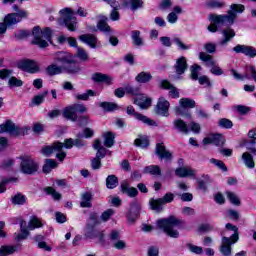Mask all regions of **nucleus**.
Segmentation results:
<instances>
[{
    "instance_id": "obj_1",
    "label": "nucleus",
    "mask_w": 256,
    "mask_h": 256,
    "mask_svg": "<svg viewBox=\"0 0 256 256\" xmlns=\"http://www.w3.org/2000/svg\"><path fill=\"white\" fill-rule=\"evenodd\" d=\"M29 35H33V45H38L40 49H45V47H49V43H51L53 31H51V28L49 27L41 30L39 26H36L32 29V32L27 30H19L18 32H15V37H17V39H25L26 37H29Z\"/></svg>"
},
{
    "instance_id": "obj_2",
    "label": "nucleus",
    "mask_w": 256,
    "mask_h": 256,
    "mask_svg": "<svg viewBox=\"0 0 256 256\" xmlns=\"http://www.w3.org/2000/svg\"><path fill=\"white\" fill-rule=\"evenodd\" d=\"M245 11L243 4H232L230 5L227 14H209L208 20L214 23H226V25H234L238 15H241Z\"/></svg>"
},
{
    "instance_id": "obj_3",
    "label": "nucleus",
    "mask_w": 256,
    "mask_h": 256,
    "mask_svg": "<svg viewBox=\"0 0 256 256\" xmlns=\"http://www.w3.org/2000/svg\"><path fill=\"white\" fill-rule=\"evenodd\" d=\"M73 146L74 140L73 138H69L65 139L64 143L54 142L52 145L44 146L41 150V153L45 157H49L50 155H53V153H57L56 159L59 161H64L65 157H67V152L63 151V147H65V149H73Z\"/></svg>"
},
{
    "instance_id": "obj_4",
    "label": "nucleus",
    "mask_w": 256,
    "mask_h": 256,
    "mask_svg": "<svg viewBox=\"0 0 256 256\" xmlns=\"http://www.w3.org/2000/svg\"><path fill=\"white\" fill-rule=\"evenodd\" d=\"M54 61L56 63H61L63 73L75 75V73H79V71H81L79 64L75 61V57L70 53L58 52L55 54Z\"/></svg>"
},
{
    "instance_id": "obj_5",
    "label": "nucleus",
    "mask_w": 256,
    "mask_h": 256,
    "mask_svg": "<svg viewBox=\"0 0 256 256\" xmlns=\"http://www.w3.org/2000/svg\"><path fill=\"white\" fill-rule=\"evenodd\" d=\"M182 224L183 221L177 219L175 216L160 219L156 222L158 229L165 232L172 239H179V230L175 229V227H179Z\"/></svg>"
},
{
    "instance_id": "obj_6",
    "label": "nucleus",
    "mask_w": 256,
    "mask_h": 256,
    "mask_svg": "<svg viewBox=\"0 0 256 256\" xmlns=\"http://www.w3.org/2000/svg\"><path fill=\"white\" fill-rule=\"evenodd\" d=\"M60 18L58 19L61 25H65L68 31H77V18L71 8H63L59 11Z\"/></svg>"
},
{
    "instance_id": "obj_7",
    "label": "nucleus",
    "mask_w": 256,
    "mask_h": 256,
    "mask_svg": "<svg viewBox=\"0 0 256 256\" xmlns=\"http://www.w3.org/2000/svg\"><path fill=\"white\" fill-rule=\"evenodd\" d=\"M20 172L24 175H35L39 171V162H37L33 157L26 155L20 156Z\"/></svg>"
},
{
    "instance_id": "obj_8",
    "label": "nucleus",
    "mask_w": 256,
    "mask_h": 256,
    "mask_svg": "<svg viewBox=\"0 0 256 256\" xmlns=\"http://www.w3.org/2000/svg\"><path fill=\"white\" fill-rule=\"evenodd\" d=\"M25 17H27V12H25V11L8 14L4 18V22L0 23V35H5V33H7L8 27L17 25V23H20V21Z\"/></svg>"
},
{
    "instance_id": "obj_9",
    "label": "nucleus",
    "mask_w": 256,
    "mask_h": 256,
    "mask_svg": "<svg viewBox=\"0 0 256 256\" xmlns=\"http://www.w3.org/2000/svg\"><path fill=\"white\" fill-rule=\"evenodd\" d=\"M175 199V195L171 192L166 193L163 198H151L149 200V205L152 211H156V213H161L163 211V205H167V203H172Z\"/></svg>"
},
{
    "instance_id": "obj_10",
    "label": "nucleus",
    "mask_w": 256,
    "mask_h": 256,
    "mask_svg": "<svg viewBox=\"0 0 256 256\" xmlns=\"http://www.w3.org/2000/svg\"><path fill=\"white\" fill-rule=\"evenodd\" d=\"M0 133H9V135H12L13 137H19V135H25V129L16 125L13 121L7 120L0 125Z\"/></svg>"
},
{
    "instance_id": "obj_11",
    "label": "nucleus",
    "mask_w": 256,
    "mask_h": 256,
    "mask_svg": "<svg viewBox=\"0 0 256 256\" xmlns=\"http://www.w3.org/2000/svg\"><path fill=\"white\" fill-rule=\"evenodd\" d=\"M180 106L175 108L176 115H182L183 117H188L190 119L191 113L185 112V109H193L195 108V100L191 98H182L179 100Z\"/></svg>"
},
{
    "instance_id": "obj_12",
    "label": "nucleus",
    "mask_w": 256,
    "mask_h": 256,
    "mask_svg": "<svg viewBox=\"0 0 256 256\" xmlns=\"http://www.w3.org/2000/svg\"><path fill=\"white\" fill-rule=\"evenodd\" d=\"M126 113L131 117H135L137 121H141V123H144V125H148L149 127H157V122H155V120L150 119L141 113H137L133 106H128L126 108Z\"/></svg>"
},
{
    "instance_id": "obj_13",
    "label": "nucleus",
    "mask_w": 256,
    "mask_h": 256,
    "mask_svg": "<svg viewBox=\"0 0 256 256\" xmlns=\"http://www.w3.org/2000/svg\"><path fill=\"white\" fill-rule=\"evenodd\" d=\"M18 69L21 71H26V73H39L41 68L39 67V62L35 60H24L18 63Z\"/></svg>"
},
{
    "instance_id": "obj_14",
    "label": "nucleus",
    "mask_w": 256,
    "mask_h": 256,
    "mask_svg": "<svg viewBox=\"0 0 256 256\" xmlns=\"http://www.w3.org/2000/svg\"><path fill=\"white\" fill-rule=\"evenodd\" d=\"M169 107H171L169 101L165 97H160L155 107V113L162 117H169Z\"/></svg>"
},
{
    "instance_id": "obj_15",
    "label": "nucleus",
    "mask_w": 256,
    "mask_h": 256,
    "mask_svg": "<svg viewBox=\"0 0 256 256\" xmlns=\"http://www.w3.org/2000/svg\"><path fill=\"white\" fill-rule=\"evenodd\" d=\"M141 213V204L138 201H133L130 204V209L127 213V219L129 223H134V221H137L139 215Z\"/></svg>"
},
{
    "instance_id": "obj_16",
    "label": "nucleus",
    "mask_w": 256,
    "mask_h": 256,
    "mask_svg": "<svg viewBox=\"0 0 256 256\" xmlns=\"http://www.w3.org/2000/svg\"><path fill=\"white\" fill-rule=\"evenodd\" d=\"M233 51L236 53H242V55L250 57V59H255L256 56V48L253 46L238 44L233 48Z\"/></svg>"
},
{
    "instance_id": "obj_17",
    "label": "nucleus",
    "mask_w": 256,
    "mask_h": 256,
    "mask_svg": "<svg viewBox=\"0 0 256 256\" xmlns=\"http://www.w3.org/2000/svg\"><path fill=\"white\" fill-rule=\"evenodd\" d=\"M79 40L88 45L90 49H97L99 47V39L93 34H82L79 36Z\"/></svg>"
},
{
    "instance_id": "obj_18",
    "label": "nucleus",
    "mask_w": 256,
    "mask_h": 256,
    "mask_svg": "<svg viewBox=\"0 0 256 256\" xmlns=\"http://www.w3.org/2000/svg\"><path fill=\"white\" fill-rule=\"evenodd\" d=\"M204 145H216L217 147H223L225 145V138L221 134H212L203 139Z\"/></svg>"
},
{
    "instance_id": "obj_19",
    "label": "nucleus",
    "mask_w": 256,
    "mask_h": 256,
    "mask_svg": "<svg viewBox=\"0 0 256 256\" xmlns=\"http://www.w3.org/2000/svg\"><path fill=\"white\" fill-rule=\"evenodd\" d=\"M99 225V216H97V213L93 212L90 214L87 224H86V237H91V233L95 231V227Z\"/></svg>"
},
{
    "instance_id": "obj_20",
    "label": "nucleus",
    "mask_w": 256,
    "mask_h": 256,
    "mask_svg": "<svg viewBox=\"0 0 256 256\" xmlns=\"http://www.w3.org/2000/svg\"><path fill=\"white\" fill-rule=\"evenodd\" d=\"M235 243L237 242H233V239L227 237V236H223L222 237V242L220 245V253L224 256H231V245H235Z\"/></svg>"
},
{
    "instance_id": "obj_21",
    "label": "nucleus",
    "mask_w": 256,
    "mask_h": 256,
    "mask_svg": "<svg viewBox=\"0 0 256 256\" xmlns=\"http://www.w3.org/2000/svg\"><path fill=\"white\" fill-rule=\"evenodd\" d=\"M229 231H233V234L230 237H228V239H232L233 243H237V241H239V228H237V226L231 223H227L226 229L223 232H221V236L227 237V235H229Z\"/></svg>"
},
{
    "instance_id": "obj_22",
    "label": "nucleus",
    "mask_w": 256,
    "mask_h": 256,
    "mask_svg": "<svg viewBox=\"0 0 256 256\" xmlns=\"http://www.w3.org/2000/svg\"><path fill=\"white\" fill-rule=\"evenodd\" d=\"M155 153L160 157V159H165V161H171L173 158V154L167 150L164 143L156 144Z\"/></svg>"
},
{
    "instance_id": "obj_23",
    "label": "nucleus",
    "mask_w": 256,
    "mask_h": 256,
    "mask_svg": "<svg viewBox=\"0 0 256 256\" xmlns=\"http://www.w3.org/2000/svg\"><path fill=\"white\" fill-rule=\"evenodd\" d=\"M160 87H162V89L170 90L169 97H172V99H179V89L169 83V81L162 80L160 83Z\"/></svg>"
},
{
    "instance_id": "obj_24",
    "label": "nucleus",
    "mask_w": 256,
    "mask_h": 256,
    "mask_svg": "<svg viewBox=\"0 0 256 256\" xmlns=\"http://www.w3.org/2000/svg\"><path fill=\"white\" fill-rule=\"evenodd\" d=\"M222 35L223 39L219 42V45H221V47H225V45H227V43H229L231 39L235 37V30L231 27H228L222 30Z\"/></svg>"
},
{
    "instance_id": "obj_25",
    "label": "nucleus",
    "mask_w": 256,
    "mask_h": 256,
    "mask_svg": "<svg viewBox=\"0 0 256 256\" xmlns=\"http://www.w3.org/2000/svg\"><path fill=\"white\" fill-rule=\"evenodd\" d=\"M132 45L134 47H144L145 39L141 37V31L133 30L131 32Z\"/></svg>"
},
{
    "instance_id": "obj_26",
    "label": "nucleus",
    "mask_w": 256,
    "mask_h": 256,
    "mask_svg": "<svg viewBox=\"0 0 256 256\" xmlns=\"http://www.w3.org/2000/svg\"><path fill=\"white\" fill-rule=\"evenodd\" d=\"M187 67V58L184 56L178 58L174 66L177 75H183L187 71Z\"/></svg>"
},
{
    "instance_id": "obj_27",
    "label": "nucleus",
    "mask_w": 256,
    "mask_h": 256,
    "mask_svg": "<svg viewBox=\"0 0 256 256\" xmlns=\"http://www.w3.org/2000/svg\"><path fill=\"white\" fill-rule=\"evenodd\" d=\"M122 7L124 9H131V11H137V9H141L143 7L142 0H124Z\"/></svg>"
},
{
    "instance_id": "obj_28",
    "label": "nucleus",
    "mask_w": 256,
    "mask_h": 256,
    "mask_svg": "<svg viewBox=\"0 0 256 256\" xmlns=\"http://www.w3.org/2000/svg\"><path fill=\"white\" fill-rule=\"evenodd\" d=\"M62 115L65 119H69V121H77V112L75 107L72 105L67 106L63 109Z\"/></svg>"
},
{
    "instance_id": "obj_29",
    "label": "nucleus",
    "mask_w": 256,
    "mask_h": 256,
    "mask_svg": "<svg viewBox=\"0 0 256 256\" xmlns=\"http://www.w3.org/2000/svg\"><path fill=\"white\" fill-rule=\"evenodd\" d=\"M108 18L105 16H102L99 22L97 23V28L99 31H102L106 35H111L113 33V30L111 29V26L107 24Z\"/></svg>"
},
{
    "instance_id": "obj_30",
    "label": "nucleus",
    "mask_w": 256,
    "mask_h": 256,
    "mask_svg": "<svg viewBox=\"0 0 256 256\" xmlns=\"http://www.w3.org/2000/svg\"><path fill=\"white\" fill-rule=\"evenodd\" d=\"M181 13H183V8H181L180 6H175L173 8V11L167 15L168 23H171L172 25L177 23V21L179 20L178 15H181Z\"/></svg>"
},
{
    "instance_id": "obj_31",
    "label": "nucleus",
    "mask_w": 256,
    "mask_h": 256,
    "mask_svg": "<svg viewBox=\"0 0 256 256\" xmlns=\"http://www.w3.org/2000/svg\"><path fill=\"white\" fill-rule=\"evenodd\" d=\"M121 191L128 195V197H137V195H139L137 188L129 187V183L127 181H123L121 183Z\"/></svg>"
},
{
    "instance_id": "obj_32",
    "label": "nucleus",
    "mask_w": 256,
    "mask_h": 256,
    "mask_svg": "<svg viewBox=\"0 0 256 256\" xmlns=\"http://www.w3.org/2000/svg\"><path fill=\"white\" fill-rule=\"evenodd\" d=\"M92 79L95 81V83H106V85H111L113 83V78L102 73L93 74Z\"/></svg>"
},
{
    "instance_id": "obj_33",
    "label": "nucleus",
    "mask_w": 256,
    "mask_h": 256,
    "mask_svg": "<svg viewBox=\"0 0 256 256\" xmlns=\"http://www.w3.org/2000/svg\"><path fill=\"white\" fill-rule=\"evenodd\" d=\"M151 79H153V75H151V72H147V71H142L138 73L137 76L135 77L136 83H140V84L149 83Z\"/></svg>"
},
{
    "instance_id": "obj_34",
    "label": "nucleus",
    "mask_w": 256,
    "mask_h": 256,
    "mask_svg": "<svg viewBox=\"0 0 256 256\" xmlns=\"http://www.w3.org/2000/svg\"><path fill=\"white\" fill-rule=\"evenodd\" d=\"M46 73L50 77H54V75H61V73H63V66H59L55 63L50 64L46 67Z\"/></svg>"
},
{
    "instance_id": "obj_35",
    "label": "nucleus",
    "mask_w": 256,
    "mask_h": 256,
    "mask_svg": "<svg viewBox=\"0 0 256 256\" xmlns=\"http://www.w3.org/2000/svg\"><path fill=\"white\" fill-rule=\"evenodd\" d=\"M173 125L180 133H184L185 135L189 134V126L182 119L174 120Z\"/></svg>"
},
{
    "instance_id": "obj_36",
    "label": "nucleus",
    "mask_w": 256,
    "mask_h": 256,
    "mask_svg": "<svg viewBox=\"0 0 256 256\" xmlns=\"http://www.w3.org/2000/svg\"><path fill=\"white\" fill-rule=\"evenodd\" d=\"M175 173L178 177H194L195 170L190 167H180L176 169Z\"/></svg>"
},
{
    "instance_id": "obj_37",
    "label": "nucleus",
    "mask_w": 256,
    "mask_h": 256,
    "mask_svg": "<svg viewBox=\"0 0 256 256\" xmlns=\"http://www.w3.org/2000/svg\"><path fill=\"white\" fill-rule=\"evenodd\" d=\"M242 161L248 169H255V161L253 160V155H251V153L244 152L242 154Z\"/></svg>"
},
{
    "instance_id": "obj_38",
    "label": "nucleus",
    "mask_w": 256,
    "mask_h": 256,
    "mask_svg": "<svg viewBox=\"0 0 256 256\" xmlns=\"http://www.w3.org/2000/svg\"><path fill=\"white\" fill-rule=\"evenodd\" d=\"M143 173L159 177L161 176V167H159L158 165L146 166L143 170Z\"/></svg>"
},
{
    "instance_id": "obj_39",
    "label": "nucleus",
    "mask_w": 256,
    "mask_h": 256,
    "mask_svg": "<svg viewBox=\"0 0 256 256\" xmlns=\"http://www.w3.org/2000/svg\"><path fill=\"white\" fill-rule=\"evenodd\" d=\"M93 199V196L89 192H85L82 194L80 207L82 208H91V200Z\"/></svg>"
},
{
    "instance_id": "obj_40",
    "label": "nucleus",
    "mask_w": 256,
    "mask_h": 256,
    "mask_svg": "<svg viewBox=\"0 0 256 256\" xmlns=\"http://www.w3.org/2000/svg\"><path fill=\"white\" fill-rule=\"evenodd\" d=\"M103 137L105 147L111 148L115 145V134L112 132H105Z\"/></svg>"
},
{
    "instance_id": "obj_41",
    "label": "nucleus",
    "mask_w": 256,
    "mask_h": 256,
    "mask_svg": "<svg viewBox=\"0 0 256 256\" xmlns=\"http://www.w3.org/2000/svg\"><path fill=\"white\" fill-rule=\"evenodd\" d=\"M110 7L113 8L110 13L111 21H119V19L121 18V16L119 15V2H112L110 4Z\"/></svg>"
},
{
    "instance_id": "obj_42",
    "label": "nucleus",
    "mask_w": 256,
    "mask_h": 256,
    "mask_svg": "<svg viewBox=\"0 0 256 256\" xmlns=\"http://www.w3.org/2000/svg\"><path fill=\"white\" fill-rule=\"evenodd\" d=\"M55 168H57V161L53 159H46L42 171L43 173H49L50 171H53V169Z\"/></svg>"
},
{
    "instance_id": "obj_43",
    "label": "nucleus",
    "mask_w": 256,
    "mask_h": 256,
    "mask_svg": "<svg viewBox=\"0 0 256 256\" xmlns=\"http://www.w3.org/2000/svg\"><path fill=\"white\" fill-rule=\"evenodd\" d=\"M225 2L217 1V0H208L205 3V7L207 9H223L225 7Z\"/></svg>"
},
{
    "instance_id": "obj_44",
    "label": "nucleus",
    "mask_w": 256,
    "mask_h": 256,
    "mask_svg": "<svg viewBox=\"0 0 256 256\" xmlns=\"http://www.w3.org/2000/svg\"><path fill=\"white\" fill-rule=\"evenodd\" d=\"M43 227V223L41 222V219L37 218L36 216L32 217L28 223V229L29 231H33L35 229H39Z\"/></svg>"
},
{
    "instance_id": "obj_45",
    "label": "nucleus",
    "mask_w": 256,
    "mask_h": 256,
    "mask_svg": "<svg viewBox=\"0 0 256 256\" xmlns=\"http://www.w3.org/2000/svg\"><path fill=\"white\" fill-rule=\"evenodd\" d=\"M119 185V178L115 175H109L106 178V187L107 189H115Z\"/></svg>"
},
{
    "instance_id": "obj_46",
    "label": "nucleus",
    "mask_w": 256,
    "mask_h": 256,
    "mask_svg": "<svg viewBox=\"0 0 256 256\" xmlns=\"http://www.w3.org/2000/svg\"><path fill=\"white\" fill-rule=\"evenodd\" d=\"M134 145H136V147H140L141 149H147V147H149V138L146 136H140L135 139Z\"/></svg>"
},
{
    "instance_id": "obj_47",
    "label": "nucleus",
    "mask_w": 256,
    "mask_h": 256,
    "mask_svg": "<svg viewBox=\"0 0 256 256\" xmlns=\"http://www.w3.org/2000/svg\"><path fill=\"white\" fill-rule=\"evenodd\" d=\"M95 95H96L95 91L87 90L83 94H76L75 99H77V101H89V98L95 97Z\"/></svg>"
},
{
    "instance_id": "obj_48",
    "label": "nucleus",
    "mask_w": 256,
    "mask_h": 256,
    "mask_svg": "<svg viewBox=\"0 0 256 256\" xmlns=\"http://www.w3.org/2000/svg\"><path fill=\"white\" fill-rule=\"evenodd\" d=\"M17 251V246H1L0 248V255L7 256V255H13Z\"/></svg>"
},
{
    "instance_id": "obj_49",
    "label": "nucleus",
    "mask_w": 256,
    "mask_h": 256,
    "mask_svg": "<svg viewBox=\"0 0 256 256\" xmlns=\"http://www.w3.org/2000/svg\"><path fill=\"white\" fill-rule=\"evenodd\" d=\"M100 107L104 109V111H108V112L117 111L118 109L117 104L113 102H101Z\"/></svg>"
},
{
    "instance_id": "obj_50",
    "label": "nucleus",
    "mask_w": 256,
    "mask_h": 256,
    "mask_svg": "<svg viewBox=\"0 0 256 256\" xmlns=\"http://www.w3.org/2000/svg\"><path fill=\"white\" fill-rule=\"evenodd\" d=\"M226 197L227 199H229L232 205H241V200H239V196H237V194H235L234 192H226Z\"/></svg>"
},
{
    "instance_id": "obj_51",
    "label": "nucleus",
    "mask_w": 256,
    "mask_h": 256,
    "mask_svg": "<svg viewBox=\"0 0 256 256\" xmlns=\"http://www.w3.org/2000/svg\"><path fill=\"white\" fill-rule=\"evenodd\" d=\"M190 77L193 81H197L199 79V71H201V66L194 64L190 67Z\"/></svg>"
},
{
    "instance_id": "obj_52",
    "label": "nucleus",
    "mask_w": 256,
    "mask_h": 256,
    "mask_svg": "<svg viewBox=\"0 0 256 256\" xmlns=\"http://www.w3.org/2000/svg\"><path fill=\"white\" fill-rule=\"evenodd\" d=\"M8 86L13 89V87H23V81L15 76H12L8 80Z\"/></svg>"
},
{
    "instance_id": "obj_53",
    "label": "nucleus",
    "mask_w": 256,
    "mask_h": 256,
    "mask_svg": "<svg viewBox=\"0 0 256 256\" xmlns=\"http://www.w3.org/2000/svg\"><path fill=\"white\" fill-rule=\"evenodd\" d=\"M151 98H146L144 101L141 100H134V104L138 105V107H140V109H149L150 105H151Z\"/></svg>"
},
{
    "instance_id": "obj_54",
    "label": "nucleus",
    "mask_w": 256,
    "mask_h": 256,
    "mask_svg": "<svg viewBox=\"0 0 256 256\" xmlns=\"http://www.w3.org/2000/svg\"><path fill=\"white\" fill-rule=\"evenodd\" d=\"M76 57L78 59H81V61H88L89 60V54H87V51L81 47H77Z\"/></svg>"
},
{
    "instance_id": "obj_55",
    "label": "nucleus",
    "mask_w": 256,
    "mask_h": 256,
    "mask_svg": "<svg viewBox=\"0 0 256 256\" xmlns=\"http://www.w3.org/2000/svg\"><path fill=\"white\" fill-rule=\"evenodd\" d=\"M20 229H21V234L16 235V241H23V239H25L26 237H29V230L23 227V222H21Z\"/></svg>"
},
{
    "instance_id": "obj_56",
    "label": "nucleus",
    "mask_w": 256,
    "mask_h": 256,
    "mask_svg": "<svg viewBox=\"0 0 256 256\" xmlns=\"http://www.w3.org/2000/svg\"><path fill=\"white\" fill-rule=\"evenodd\" d=\"M234 111H237L239 115H247L249 111H251L250 107L244 106V105H235L233 106Z\"/></svg>"
},
{
    "instance_id": "obj_57",
    "label": "nucleus",
    "mask_w": 256,
    "mask_h": 256,
    "mask_svg": "<svg viewBox=\"0 0 256 256\" xmlns=\"http://www.w3.org/2000/svg\"><path fill=\"white\" fill-rule=\"evenodd\" d=\"M44 191H46L47 195H51L55 201L61 199V194L55 191L53 187H46Z\"/></svg>"
},
{
    "instance_id": "obj_58",
    "label": "nucleus",
    "mask_w": 256,
    "mask_h": 256,
    "mask_svg": "<svg viewBox=\"0 0 256 256\" xmlns=\"http://www.w3.org/2000/svg\"><path fill=\"white\" fill-rule=\"evenodd\" d=\"M15 182H17V178H4L0 183V193H5V191H7V188L5 187L7 183H15Z\"/></svg>"
},
{
    "instance_id": "obj_59",
    "label": "nucleus",
    "mask_w": 256,
    "mask_h": 256,
    "mask_svg": "<svg viewBox=\"0 0 256 256\" xmlns=\"http://www.w3.org/2000/svg\"><path fill=\"white\" fill-rule=\"evenodd\" d=\"M25 196L22 194H16L12 197V203L13 205H25Z\"/></svg>"
},
{
    "instance_id": "obj_60",
    "label": "nucleus",
    "mask_w": 256,
    "mask_h": 256,
    "mask_svg": "<svg viewBox=\"0 0 256 256\" xmlns=\"http://www.w3.org/2000/svg\"><path fill=\"white\" fill-rule=\"evenodd\" d=\"M210 163H212V165H215V167H218V169H221V171L227 172V166L225 165V163H223V161L211 158Z\"/></svg>"
},
{
    "instance_id": "obj_61",
    "label": "nucleus",
    "mask_w": 256,
    "mask_h": 256,
    "mask_svg": "<svg viewBox=\"0 0 256 256\" xmlns=\"http://www.w3.org/2000/svg\"><path fill=\"white\" fill-rule=\"evenodd\" d=\"M49 92L48 91H45L43 92L42 94H39L37 96H35L33 99H32V103L34 105H41V103H43V101H45V97H47V94Z\"/></svg>"
},
{
    "instance_id": "obj_62",
    "label": "nucleus",
    "mask_w": 256,
    "mask_h": 256,
    "mask_svg": "<svg viewBox=\"0 0 256 256\" xmlns=\"http://www.w3.org/2000/svg\"><path fill=\"white\" fill-rule=\"evenodd\" d=\"M113 215H115V210H113V209H108V210H106V211H104V212L102 213L100 219H101L102 221H104V223H105V222L109 221V220L111 219V217H113Z\"/></svg>"
},
{
    "instance_id": "obj_63",
    "label": "nucleus",
    "mask_w": 256,
    "mask_h": 256,
    "mask_svg": "<svg viewBox=\"0 0 256 256\" xmlns=\"http://www.w3.org/2000/svg\"><path fill=\"white\" fill-rule=\"evenodd\" d=\"M173 41L177 45V47L182 51H189V49H191V45H185V43H183V41H181L180 38L176 37L173 39Z\"/></svg>"
},
{
    "instance_id": "obj_64",
    "label": "nucleus",
    "mask_w": 256,
    "mask_h": 256,
    "mask_svg": "<svg viewBox=\"0 0 256 256\" xmlns=\"http://www.w3.org/2000/svg\"><path fill=\"white\" fill-rule=\"evenodd\" d=\"M76 121L80 127H87V125H89V116L82 115L78 117Z\"/></svg>"
}]
</instances>
